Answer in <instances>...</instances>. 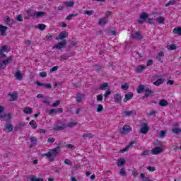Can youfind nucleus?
<instances>
[{"mask_svg":"<svg viewBox=\"0 0 181 181\" xmlns=\"http://www.w3.org/2000/svg\"><path fill=\"white\" fill-rule=\"evenodd\" d=\"M67 46V40H63L62 42L58 43L57 45L53 47V49H59V50H62V49H64Z\"/></svg>","mask_w":181,"mask_h":181,"instance_id":"0eeeda50","label":"nucleus"},{"mask_svg":"<svg viewBox=\"0 0 181 181\" xmlns=\"http://www.w3.org/2000/svg\"><path fill=\"white\" fill-rule=\"evenodd\" d=\"M114 100L116 103H121L122 97L119 93H117L114 95Z\"/></svg>","mask_w":181,"mask_h":181,"instance_id":"bb28decb","label":"nucleus"},{"mask_svg":"<svg viewBox=\"0 0 181 181\" xmlns=\"http://www.w3.org/2000/svg\"><path fill=\"white\" fill-rule=\"evenodd\" d=\"M146 88H145V86L144 85H139L137 88V93L138 94H141V93H145V90Z\"/></svg>","mask_w":181,"mask_h":181,"instance_id":"b1692460","label":"nucleus"},{"mask_svg":"<svg viewBox=\"0 0 181 181\" xmlns=\"http://www.w3.org/2000/svg\"><path fill=\"white\" fill-rule=\"evenodd\" d=\"M8 28L7 26L3 25L0 24V33L1 36H6V30H8Z\"/></svg>","mask_w":181,"mask_h":181,"instance_id":"dca6fc26","label":"nucleus"},{"mask_svg":"<svg viewBox=\"0 0 181 181\" xmlns=\"http://www.w3.org/2000/svg\"><path fill=\"white\" fill-rule=\"evenodd\" d=\"M14 77L19 81H22V80H23V75H22V72H21V71H16Z\"/></svg>","mask_w":181,"mask_h":181,"instance_id":"a211bd4d","label":"nucleus"},{"mask_svg":"<svg viewBox=\"0 0 181 181\" xmlns=\"http://www.w3.org/2000/svg\"><path fill=\"white\" fill-rule=\"evenodd\" d=\"M172 132H173V134H176L177 135V134H180L181 129H180V128H174L172 129Z\"/></svg>","mask_w":181,"mask_h":181,"instance_id":"8fccbe9b","label":"nucleus"},{"mask_svg":"<svg viewBox=\"0 0 181 181\" xmlns=\"http://www.w3.org/2000/svg\"><path fill=\"white\" fill-rule=\"evenodd\" d=\"M110 95H111V90L108 88L106 90L105 94L103 95V97L105 98V101L107 100V98H109Z\"/></svg>","mask_w":181,"mask_h":181,"instance_id":"7c9ffc66","label":"nucleus"},{"mask_svg":"<svg viewBox=\"0 0 181 181\" xmlns=\"http://www.w3.org/2000/svg\"><path fill=\"white\" fill-rule=\"evenodd\" d=\"M61 151H62V144L60 143H59L57 145V147L49 150V153L51 154V162H53L55 158H57V156H59V153H60Z\"/></svg>","mask_w":181,"mask_h":181,"instance_id":"f257e3e1","label":"nucleus"},{"mask_svg":"<svg viewBox=\"0 0 181 181\" xmlns=\"http://www.w3.org/2000/svg\"><path fill=\"white\" fill-rule=\"evenodd\" d=\"M96 98L97 101H103V94L98 95Z\"/></svg>","mask_w":181,"mask_h":181,"instance_id":"0e129e2a","label":"nucleus"},{"mask_svg":"<svg viewBox=\"0 0 181 181\" xmlns=\"http://www.w3.org/2000/svg\"><path fill=\"white\" fill-rule=\"evenodd\" d=\"M46 12H42V11H36L33 16H35V18H42V16H45V15H46Z\"/></svg>","mask_w":181,"mask_h":181,"instance_id":"a878e982","label":"nucleus"},{"mask_svg":"<svg viewBox=\"0 0 181 181\" xmlns=\"http://www.w3.org/2000/svg\"><path fill=\"white\" fill-rule=\"evenodd\" d=\"M136 115V110L124 111L122 113V117H132Z\"/></svg>","mask_w":181,"mask_h":181,"instance_id":"4468645a","label":"nucleus"},{"mask_svg":"<svg viewBox=\"0 0 181 181\" xmlns=\"http://www.w3.org/2000/svg\"><path fill=\"white\" fill-rule=\"evenodd\" d=\"M6 53H9L11 52V49L8 48V46L4 45L0 48V57L5 59L6 57Z\"/></svg>","mask_w":181,"mask_h":181,"instance_id":"20e7f679","label":"nucleus"},{"mask_svg":"<svg viewBox=\"0 0 181 181\" xmlns=\"http://www.w3.org/2000/svg\"><path fill=\"white\" fill-rule=\"evenodd\" d=\"M54 141H55V139H54V138H53V137H49V138H48V139H47V142H48V143H50V144L54 143Z\"/></svg>","mask_w":181,"mask_h":181,"instance_id":"69168bd1","label":"nucleus"},{"mask_svg":"<svg viewBox=\"0 0 181 181\" xmlns=\"http://www.w3.org/2000/svg\"><path fill=\"white\" fill-rule=\"evenodd\" d=\"M109 87L108 83H103L99 87V90H107V88Z\"/></svg>","mask_w":181,"mask_h":181,"instance_id":"e433bc0d","label":"nucleus"},{"mask_svg":"<svg viewBox=\"0 0 181 181\" xmlns=\"http://www.w3.org/2000/svg\"><path fill=\"white\" fill-rule=\"evenodd\" d=\"M173 33L174 35H177L178 36H181V27H176L173 29Z\"/></svg>","mask_w":181,"mask_h":181,"instance_id":"393cba45","label":"nucleus"},{"mask_svg":"<svg viewBox=\"0 0 181 181\" xmlns=\"http://www.w3.org/2000/svg\"><path fill=\"white\" fill-rule=\"evenodd\" d=\"M163 152V148L162 147H155L151 150L152 155H159V153H162Z\"/></svg>","mask_w":181,"mask_h":181,"instance_id":"ddd939ff","label":"nucleus"},{"mask_svg":"<svg viewBox=\"0 0 181 181\" xmlns=\"http://www.w3.org/2000/svg\"><path fill=\"white\" fill-rule=\"evenodd\" d=\"M30 127H32V128H33L34 129H35V128H37V124L36 123V121L35 120H31L30 122Z\"/></svg>","mask_w":181,"mask_h":181,"instance_id":"58836bf2","label":"nucleus"},{"mask_svg":"<svg viewBox=\"0 0 181 181\" xmlns=\"http://www.w3.org/2000/svg\"><path fill=\"white\" fill-rule=\"evenodd\" d=\"M167 48L168 50H176V49H177V46H176V45H168Z\"/></svg>","mask_w":181,"mask_h":181,"instance_id":"79ce46f5","label":"nucleus"},{"mask_svg":"<svg viewBox=\"0 0 181 181\" xmlns=\"http://www.w3.org/2000/svg\"><path fill=\"white\" fill-rule=\"evenodd\" d=\"M66 37H69V33L67 31H62L61 32L58 37L56 38L57 40H64Z\"/></svg>","mask_w":181,"mask_h":181,"instance_id":"6e6552de","label":"nucleus"},{"mask_svg":"<svg viewBox=\"0 0 181 181\" xmlns=\"http://www.w3.org/2000/svg\"><path fill=\"white\" fill-rule=\"evenodd\" d=\"M4 22L7 25V26H12V25H15V21L13 19H11V17L8 16L4 18Z\"/></svg>","mask_w":181,"mask_h":181,"instance_id":"1a4fd4ad","label":"nucleus"},{"mask_svg":"<svg viewBox=\"0 0 181 181\" xmlns=\"http://www.w3.org/2000/svg\"><path fill=\"white\" fill-rule=\"evenodd\" d=\"M64 5L66 8H73L74 6V1H65L64 2Z\"/></svg>","mask_w":181,"mask_h":181,"instance_id":"cd10ccee","label":"nucleus"},{"mask_svg":"<svg viewBox=\"0 0 181 181\" xmlns=\"http://www.w3.org/2000/svg\"><path fill=\"white\" fill-rule=\"evenodd\" d=\"M4 131H5V132H6L7 134H9V132H12V131H13V125H12V123H11V120L7 121V123L4 127Z\"/></svg>","mask_w":181,"mask_h":181,"instance_id":"423d86ee","label":"nucleus"},{"mask_svg":"<svg viewBox=\"0 0 181 181\" xmlns=\"http://www.w3.org/2000/svg\"><path fill=\"white\" fill-rule=\"evenodd\" d=\"M167 133H168V131H166V130L160 131V138H165Z\"/></svg>","mask_w":181,"mask_h":181,"instance_id":"de8ad7c7","label":"nucleus"},{"mask_svg":"<svg viewBox=\"0 0 181 181\" xmlns=\"http://www.w3.org/2000/svg\"><path fill=\"white\" fill-rule=\"evenodd\" d=\"M57 70H59V66H55L52 67V68L49 70V72H50V73H53L54 71H57Z\"/></svg>","mask_w":181,"mask_h":181,"instance_id":"052dcab7","label":"nucleus"},{"mask_svg":"<svg viewBox=\"0 0 181 181\" xmlns=\"http://www.w3.org/2000/svg\"><path fill=\"white\" fill-rule=\"evenodd\" d=\"M6 64L5 63V61H1L0 62V69L1 70H4L5 67H6Z\"/></svg>","mask_w":181,"mask_h":181,"instance_id":"a18cd8bd","label":"nucleus"},{"mask_svg":"<svg viewBox=\"0 0 181 181\" xmlns=\"http://www.w3.org/2000/svg\"><path fill=\"white\" fill-rule=\"evenodd\" d=\"M145 95L142 96L143 100H145L146 97H149L151 95H153V90L149 89V88H146L144 90Z\"/></svg>","mask_w":181,"mask_h":181,"instance_id":"f8f14e48","label":"nucleus"},{"mask_svg":"<svg viewBox=\"0 0 181 181\" xmlns=\"http://www.w3.org/2000/svg\"><path fill=\"white\" fill-rule=\"evenodd\" d=\"M23 112L25 114H32V107H25Z\"/></svg>","mask_w":181,"mask_h":181,"instance_id":"a19ab883","label":"nucleus"},{"mask_svg":"<svg viewBox=\"0 0 181 181\" xmlns=\"http://www.w3.org/2000/svg\"><path fill=\"white\" fill-rule=\"evenodd\" d=\"M119 173L121 176H127V172L125 171V170H124V168L120 169Z\"/></svg>","mask_w":181,"mask_h":181,"instance_id":"5fc2aeb1","label":"nucleus"},{"mask_svg":"<svg viewBox=\"0 0 181 181\" xmlns=\"http://www.w3.org/2000/svg\"><path fill=\"white\" fill-rule=\"evenodd\" d=\"M47 76V73H46L45 71H42L40 73V77H46Z\"/></svg>","mask_w":181,"mask_h":181,"instance_id":"774afa93","label":"nucleus"},{"mask_svg":"<svg viewBox=\"0 0 181 181\" xmlns=\"http://www.w3.org/2000/svg\"><path fill=\"white\" fill-rule=\"evenodd\" d=\"M132 131V128L129 127V125H124L122 129H120V134L122 135H125V134H128Z\"/></svg>","mask_w":181,"mask_h":181,"instance_id":"9d476101","label":"nucleus"},{"mask_svg":"<svg viewBox=\"0 0 181 181\" xmlns=\"http://www.w3.org/2000/svg\"><path fill=\"white\" fill-rule=\"evenodd\" d=\"M66 128H67V125L65 123H62L61 126H55L53 129L54 131H63Z\"/></svg>","mask_w":181,"mask_h":181,"instance_id":"f3484780","label":"nucleus"},{"mask_svg":"<svg viewBox=\"0 0 181 181\" xmlns=\"http://www.w3.org/2000/svg\"><path fill=\"white\" fill-rule=\"evenodd\" d=\"M30 141L31 144L29 146V148H33V146H36V142H37V139L35 136L30 137Z\"/></svg>","mask_w":181,"mask_h":181,"instance_id":"412c9836","label":"nucleus"},{"mask_svg":"<svg viewBox=\"0 0 181 181\" xmlns=\"http://www.w3.org/2000/svg\"><path fill=\"white\" fill-rule=\"evenodd\" d=\"M93 135L91 133H88V134H83V139H86V138H93Z\"/></svg>","mask_w":181,"mask_h":181,"instance_id":"c03bdc74","label":"nucleus"},{"mask_svg":"<svg viewBox=\"0 0 181 181\" xmlns=\"http://www.w3.org/2000/svg\"><path fill=\"white\" fill-rule=\"evenodd\" d=\"M61 103H62L61 100H57L56 103L52 104V107H59V105H60Z\"/></svg>","mask_w":181,"mask_h":181,"instance_id":"680f3d73","label":"nucleus"},{"mask_svg":"<svg viewBox=\"0 0 181 181\" xmlns=\"http://www.w3.org/2000/svg\"><path fill=\"white\" fill-rule=\"evenodd\" d=\"M6 117H8V119H6V121H11V119H12V115H11V113H8L4 115H0V121H5V118H6Z\"/></svg>","mask_w":181,"mask_h":181,"instance_id":"6ab92c4d","label":"nucleus"},{"mask_svg":"<svg viewBox=\"0 0 181 181\" xmlns=\"http://www.w3.org/2000/svg\"><path fill=\"white\" fill-rule=\"evenodd\" d=\"M156 21L158 23H160V24L165 23V18L162 16L157 18Z\"/></svg>","mask_w":181,"mask_h":181,"instance_id":"c9c22d12","label":"nucleus"},{"mask_svg":"<svg viewBox=\"0 0 181 181\" xmlns=\"http://www.w3.org/2000/svg\"><path fill=\"white\" fill-rule=\"evenodd\" d=\"M45 156H46L47 158H48V159H50V160H52V154L50 153V151H49L47 153H43L42 157Z\"/></svg>","mask_w":181,"mask_h":181,"instance_id":"864d4df0","label":"nucleus"},{"mask_svg":"<svg viewBox=\"0 0 181 181\" xmlns=\"http://www.w3.org/2000/svg\"><path fill=\"white\" fill-rule=\"evenodd\" d=\"M97 112H103L104 111V107H103V105L99 104L97 105Z\"/></svg>","mask_w":181,"mask_h":181,"instance_id":"ea45409f","label":"nucleus"},{"mask_svg":"<svg viewBox=\"0 0 181 181\" xmlns=\"http://www.w3.org/2000/svg\"><path fill=\"white\" fill-rule=\"evenodd\" d=\"M46 39L47 40H52L53 39V35H50V34H48L47 36H46Z\"/></svg>","mask_w":181,"mask_h":181,"instance_id":"338daca9","label":"nucleus"},{"mask_svg":"<svg viewBox=\"0 0 181 181\" xmlns=\"http://www.w3.org/2000/svg\"><path fill=\"white\" fill-rule=\"evenodd\" d=\"M145 69H146V66L140 65L135 69V71H136V73H142Z\"/></svg>","mask_w":181,"mask_h":181,"instance_id":"c85d7f7f","label":"nucleus"},{"mask_svg":"<svg viewBox=\"0 0 181 181\" xmlns=\"http://www.w3.org/2000/svg\"><path fill=\"white\" fill-rule=\"evenodd\" d=\"M165 80L163 78H159L156 81L153 83L154 86H160V84H163Z\"/></svg>","mask_w":181,"mask_h":181,"instance_id":"f704fd0d","label":"nucleus"},{"mask_svg":"<svg viewBox=\"0 0 181 181\" xmlns=\"http://www.w3.org/2000/svg\"><path fill=\"white\" fill-rule=\"evenodd\" d=\"M148 155H149V151L148 150H145L144 151H143L141 153V156H146Z\"/></svg>","mask_w":181,"mask_h":181,"instance_id":"bf43d9fd","label":"nucleus"},{"mask_svg":"<svg viewBox=\"0 0 181 181\" xmlns=\"http://www.w3.org/2000/svg\"><path fill=\"white\" fill-rule=\"evenodd\" d=\"M159 105H160V107H166V106H168V100H160V101H159Z\"/></svg>","mask_w":181,"mask_h":181,"instance_id":"72a5a7b5","label":"nucleus"},{"mask_svg":"<svg viewBox=\"0 0 181 181\" xmlns=\"http://www.w3.org/2000/svg\"><path fill=\"white\" fill-rule=\"evenodd\" d=\"M107 23H108V19L105 18H100L98 24L100 25H106Z\"/></svg>","mask_w":181,"mask_h":181,"instance_id":"473e14b6","label":"nucleus"},{"mask_svg":"<svg viewBox=\"0 0 181 181\" xmlns=\"http://www.w3.org/2000/svg\"><path fill=\"white\" fill-rule=\"evenodd\" d=\"M147 23H149V25H154V26H156V24L155 22H153V19L152 18H147V21H146Z\"/></svg>","mask_w":181,"mask_h":181,"instance_id":"3c124183","label":"nucleus"},{"mask_svg":"<svg viewBox=\"0 0 181 181\" xmlns=\"http://www.w3.org/2000/svg\"><path fill=\"white\" fill-rule=\"evenodd\" d=\"M132 98H134V93L132 92H129L124 95L123 101L124 103H127V101H129V100H132Z\"/></svg>","mask_w":181,"mask_h":181,"instance_id":"2eb2a0df","label":"nucleus"},{"mask_svg":"<svg viewBox=\"0 0 181 181\" xmlns=\"http://www.w3.org/2000/svg\"><path fill=\"white\" fill-rule=\"evenodd\" d=\"M35 84H37L38 87H45V88H47V90H51L52 88V84L50 83H43L37 81L35 82Z\"/></svg>","mask_w":181,"mask_h":181,"instance_id":"9b49d317","label":"nucleus"},{"mask_svg":"<svg viewBox=\"0 0 181 181\" xmlns=\"http://www.w3.org/2000/svg\"><path fill=\"white\" fill-rule=\"evenodd\" d=\"M140 127V132L144 135H146V134H148L149 132V126L148 125V123H141Z\"/></svg>","mask_w":181,"mask_h":181,"instance_id":"39448f33","label":"nucleus"},{"mask_svg":"<svg viewBox=\"0 0 181 181\" xmlns=\"http://www.w3.org/2000/svg\"><path fill=\"white\" fill-rule=\"evenodd\" d=\"M38 29H40V30H45V29H46V25L39 24L38 25Z\"/></svg>","mask_w":181,"mask_h":181,"instance_id":"6e6d98bb","label":"nucleus"},{"mask_svg":"<svg viewBox=\"0 0 181 181\" xmlns=\"http://www.w3.org/2000/svg\"><path fill=\"white\" fill-rule=\"evenodd\" d=\"M78 14V13H76V14H70L69 16H68L66 18V21H71V19H73V18H74V16H77Z\"/></svg>","mask_w":181,"mask_h":181,"instance_id":"09e8293b","label":"nucleus"},{"mask_svg":"<svg viewBox=\"0 0 181 181\" xmlns=\"http://www.w3.org/2000/svg\"><path fill=\"white\" fill-rule=\"evenodd\" d=\"M148 18H149V14L145 12H143L140 14L139 19L138 21V23L139 25H142L144 22H146L148 21Z\"/></svg>","mask_w":181,"mask_h":181,"instance_id":"7ed1b4c3","label":"nucleus"},{"mask_svg":"<svg viewBox=\"0 0 181 181\" xmlns=\"http://www.w3.org/2000/svg\"><path fill=\"white\" fill-rule=\"evenodd\" d=\"M77 103H81L83 98H84V94L81 93H78L76 94V96L75 97Z\"/></svg>","mask_w":181,"mask_h":181,"instance_id":"4be33fe9","label":"nucleus"},{"mask_svg":"<svg viewBox=\"0 0 181 181\" xmlns=\"http://www.w3.org/2000/svg\"><path fill=\"white\" fill-rule=\"evenodd\" d=\"M8 95L11 97L9 101H16L18 100V93H13V94L8 93Z\"/></svg>","mask_w":181,"mask_h":181,"instance_id":"5701e85b","label":"nucleus"},{"mask_svg":"<svg viewBox=\"0 0 181 181\" xmlns=\"http://www.w3.org/2000/svg\"><path fill=\"white\" fill-rule=\"evenodd\" d=\"M66 127H69V128H73V127H76L77 125V122H69L67 124H66Z\"/></svg>","mask_w":181,"mask_h":181,"instance_id":"603ef678","label":"nucleus"},{"mask_svg":"<svg viewBox=\"0 0 181 181\" xmlns=\"http://www.w3.org/2000/svg\"><path fill=\"white\" fill-rule=\"evenodd\" d=\"M131 37L132 39H134V40H142V39H144V36H142L141 31H132Z\"/></svg>","mask_w":181,"mask_h":181,"instance_id":"f03ea898","label":"nucleus"},{"mask_svg":"<svg viewBox=\"0 0 181 181\" xmlns=\"http://www.w3.org/2000/svg\"><path fill=\"white\" fill-rule=\"evenodd\" d=\"M64 163H66V165H69V166H71V165H73L70 160L67 158L64 160Z\"/></svg>","mask_w":181,"mask_h":181,"instance_id":"e2e57ef3","label":"nucleus"},{"mask_svg":"<svg viewBox=\"0 0 181 181\" xmlns=\"http://www.w3.org/2000/svg\"><path fill=\"white\" fill-rule=\"evenodd\" d=\"M16 21H17V22H23L22 14H18L16 18Z\"/></svg>","mask_w":181,"mask_h":181,"instance_id":"37998d69","label":"nucleus"},{"mask_svg":"<svg viewBox=\"0 0 181 181\" xmlns=\"http://www.w3.org/2000/svg\"><path fill=\"white\" fill-rule=\"evenodd\" d=\"M73 56V54L71 53H68L66 54H62L61 55V60H67L69 57H71Z\"/></svg>","mask_w":181,"mask_h":181,"instance_id":"c756f323","label":"nucleus"},{"mask_svg":"<svg viewBox=\"0 0 181 181\" xmlns=\"http://www.w3.org/2000/svg\"><path fill=\"white\" fill-rule=\"evenodd\" d=\"M176 4V0H170L168 4H165V6H170V5H175Z\"/></svg>","mask_w":181,"mask_h":181,"instance_id":"4d7b16f0","label":"nucleus"},{"mask_svg":"<svg viewBox=\"0 0 181 181\" xmlns=\"http://www.w3.org/2000/svg\"><path fill=\"white\" fill-rule=\"evenodd\" d=\"M12 60H13V56L11 55L8 57L7 59L4 60V62H5V64L8 66V64H9V63H11V62H12Z\"/></svg>","mask_w":181,"mask_h":181,"instance_id":"4c0bfd02","label":"nucleus"},{"mask_svg":"<svg viewBox=\"0 0 181 181\" xmlns=\"http://www.w3.org/2000/svg\"><path fill=\"white\" fill-rule=\"evenodd\" d=\"M59 112H63L62 108L51 109L49 110V115H54V114H59Z\"/></svg>","mask_w":181,"mask_h":181,"instance_id":"aec40b11","label":"nucleus"},{"mask_svg":"<svg viewBox=\"0 0 181 181\" xmlns=\"http://www.w3.org/2000/svg\"><path fill=\"white\" fill-rule=\"evenodd\" d=\"M31 181H44L43 178H40V177H38V178H36L35 177H33L31 179H30Z\"/></svg>","mask_w":181,"mask_h":181,"instance_id":"13d9d810","label":"nucleus"},{"mask_svg":"<svg viewBox=\"0 0 181 181\" xmlns=\"http://www.w3.org/2000/svg\"><path fill=\"white\" fill-rule=\"evenodd\" d=\"M122 90H128L129 88V84L128 83H125V84L121 85Z\"/></svg>","mask_w":181,"mask_h":181,"instance_id":"49530a36","label":"nucleus"},{"mask_svg":"<svg viewBox=\"0 0 181 181\" xmlns=\"http://www.w3.org/2000/svg\"><path fill=\"white\" fill-rule=\"evenodd\" d=\"M126 162L127 161L125 160V158H120L118 160L117 166H119V167L124 166L125 165Z\"/></svg>","mask_w":181,"mask_h":181,"instance_id":"2f4dec72","label":"nucleus"}]
</instances>
